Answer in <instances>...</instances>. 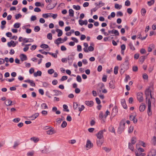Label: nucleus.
<instances>
[{
    "instance_id": "obj_1",
    "label": "nucleus",
    "mask_w": 156,
    "mask_h": 156,
    "mask_svg": "<svg viewBox=\"0 0 156 156\" xmlns=\"http://www.w3.org/2000/svg\"><path fill=\"white\" fill-rule=\"evenodd\" d=\"M129 57L127 56L125 58V61L120 66V73L121 75L123 74L125 71L129 68V63L128 62Z\"/></svg>"
},
{
    "instance_id": "obj_2",
    "label": "nucleus",
    "mask_w": 156,
    "mask_h": 156,
    "mask_svg": "<svg viewBox=\"0 0 156 156\" xmlns=\"http://www.w3.org/2000/svg\"><path fill=\"white\" fill-rule=\"evenodd\" d=\"M125 122L124 120L121 121L120 123L118 129V133L119 134H121L122 132L124 130V129Z\"/></svg>"
},
{
    "instance_id": "obj_3",
    "label": "nucleus",
    "mask_w": 156,
    "mask_h": 156,
    "mask_svg": "<svg viewBox=\"0 0 156 156\" xmlns=\"http://www.w3.org/2000/svg\"><path fill=\"white\" fill-rule=\"evenodd\" d=\"M106 131V130L105 129H104L102 130H101L96 135V136H97V138L98 139H103V132H105Z\"/></svg>"
},
{
    "instance_id": "obj_4",
    "label": "nucleus",
    "mask_w": 156,
    "mask_h": 156,
    "mask_svg": "<svg viewBox=\"0 0 156 156\" xmlns=\"http://www.w3.org/2000/svg\"><path fill=\"white\" fill-rule=\"evenodd\" d=\"M86 148L88 150L93 147V144L89 140H87L86 145Z\"/></svg>"
},
{
    "instance_id": "obj_5",
    "label": "nucleus",
    "mask_w": 156,
    "mask_h": 156,
    "mask_svg": "<svg viewBox=\"0 0 156 156\" xmlns=\"http://www.w3.org/2000/svg\"><path fill=\"white\" fill-rule=\"evenodd\" d=\"M74 55L72 54L70 55H69L67 58V60L68 61L69 65L70 66L73 63V60L74 59Z\"/></svg>"
},
{
    "instance_id": "obj_6",
    "label": "nucleus",
    "mask_w": 156,
    "mask_h": 156,
    "mask_svg": "<svg viewBox=\"0 0 156 156\" xmlns=\"http://www.w3.org/2000/svg\"><path fill=\"white\" fill-rule=\"evenodd\" d=\"M137 98L140 102H142L143 101V93L141 92H138L137 94Z\"/></svg>"
},
{
    "instance_id": "obj_7",
    "label": "nucleus",
    "mask_w": 156,
    "mask_h": 156,
    "mask_svg": "<svg viewBox=\"0 0 156 156\" xmlns=\"http://www.w3.org/2000/svg\"><path fill=\"white\" fill-rule=\"evenodd\" d=\"M151 93V90L148 88L145 91V94L146 95V99L147 100L148 97Z\"/></svg>"
},
{
    "instance_id": "obj_8",
    "label": "nucleus",
    "mask_w": 156,
    "mask_h": 156,
    "mask_svg": "<svg viewBox=\"0 0 156 156\" xmlns=\"http://www.w3.org/2000/svg\"><path fill=\"white\" fill-rule=\"evenodd\" d=\"M20 58L22 61H26L27 59V56L23 54H21L20 56Z\"/></svg>"
},
{
    "instance_id": "obj_9",
    "label": "nucleus",
    "mask_w": 156,
    "mask_h": 156,
    "mask_svg": "<svg viewBox=\"0 0 156 156\" xmlns=\"http://www.w3.org/2000/svg\"><path fill=\"white\" fill-rule=\"evenodd\" d=\"M24 82H26V83H30V85L31 86H33V87H35V84L34 83V81L33 80H30L29 79H27L26 80H25L24 81Z\"/></svg>"
},
{
    "instance_id": "obj_10",
    "label": "nucleus",
    "mask_w": 156,
    "mask_h": 156,
    "mask_svg": "<svg viewBox=\"0 0 156 156\" xmlns=\"http://www.w3.org/2000/svg\"><path fill=\"white\" fill-rule=\"evenodd\" d=\"M146 106L144 104L142 103L139 108V111L140 112H143L145 109Z\"/></svg>"
},
{
    "instance_id": "obj_11",
    "label": "nucleus",
    "mask_w": 156,
    "mask_h": 156,
    "mask_svg": "<svg viewBox=\"0 0 156 156\" xmlns=\"http://www.w3.org/2000/svg\"><path fill=\"white\" fill-rule=\"evenodd\" d=\"M98 139V140H97V144L98 147H101L103 143L104 140L103 139Z\"/></svg>"
},
{
    "instance_id": "obj_12",
    "label": "nucleus",
    "mask_w": 156,
    "mask_h": 156,
    "mask_svg": "<svg viewBox=\"0 0 156 156\" xmlns=\"http://www.w3.org/2000/svg\"><path fill=\"white\" fill-rule=\"evenodd\" d=\"M121 103L123 108L126 109L127 108V107L126 103L125 100V99H122L121 101Z\"/></svg>"
},
{
    "instance_id": "obj_13",
    "label": "nucleus",
    "mask_w": 156,
    "mask_h": 156,
    "mask_svg": "<svg viewBox=\"0 0 156 156\" xmlns=\"http://www.w3.org/2000/svg\"><path fill=\"white\" fill-rule=\"evenodd\" d=\"M85 104L88 106L91 107L93 105L94 102L92 101H85Z\"/></svg>"
},
{
    "instance_id": "obj_14",
    "label": "nucleus",
    "mask_w": 156,
    "mask_h": 156,
    "mask_svg": "<svg viewBox=\"0 0 156 156\" xmlns=\"http://www.w3.org/2000/svg\"><path fill=\"white\" fill-rule=\"evenodd\" d=\"M62 40V39L61 37H59L55 41L54 43L57 45H58L60 43H63V42L60 41Z\"/></svg>"
},
{
    "instance_id": "obj_15",
    "label": "nucleus",
    "mask_w": 156,
    "mask_h": 156,
    "mask_svg": "<svg viewBox=\"0 0 156 156\" xmlns=\"http://www.w3.org/2000/svg\"><path fill=\"white\" fill-rule=\"evenodd\" d=\"M149 154L151 156H155L156 155V150L154 149H152L149 153Z\"/></svg>"
},
{
    "instance_id": "obj_16",
    "label": "nucleus",
    "mask_w": 156,
    "mask_h": 156,
    "mask_svg": "<svg viewBox=\"0 0 156 156\" xmlns=\"http://www.w3.org/2000/svg\"><path fill=\"white\" fill-rule=\"evenodd\" d=\"M42 74V72L40 70L37 71L36 73H34V77H37V76H41Z\"/></svg>"
},
{
    "instance_id": "obj_17",
    "label": "nucleus",
    "mask_w": 156,
    "mask_h": 156,
    "mask_svg": "<svg viewBox=\"0 0 156 156\" xmlns=\"http://www.w3.org/2000/svg\"><path fill=\"white\" fill-rule=\"evenodd\" d=\"M56 31L58 33L57 36L58 37H59L61 36L62 34V30L58 29H57L56 30Z\"/></svg>"
},
{
    "instance_id": "obj_18",
    "label": "nucleus",
    "mask_w": 156,
    "mask_h": 156,
    "mask_svg": "<svg viewBox=\"0 0 156 156\" xmlns=\"http://www.w3.org/2000/svg\"><path fill=\"white\" fill-rule=\"evenodd\" d=\"M104 87L105 85L103 83L101 84L100 88L98 89L97 90L98 92L101 93V91L103 90V89L104 88Z\"/></svg>"
},
{
    "instance_id": "obj_19",
    "label": "nucleus",
    "mask_w": 156,
    "mask_h": 156,
    "mask_svg": "<svg viewBox=\"0 0 156 156\" xmlns=\"http://www.w3.org/2000/svg\"><path fill=\"white\" fill-rule=\"evenodd\" d=\"M146 57V56H140L139 59V61L140 62L141 64L143 63L145 59V58Z\"/></svg>"
},
{
    "instance_id": "obj_20",
    "label": "nucleus",
    "mask_w": 156,
    "mask_h": 156,
    "mask_svg": "<svg viewBox=\"0 0 156 156\" xmlns=\"http://www.w3.org/2000/svg\"><path fill=\"white\" fill-rule=\"evenodd\" d=\"M12 101L10 100H7L5 102V104L7 106H9L12 105Z\"/></svg>"
},
{
    "instance_id": "obj_21",
    "label": "nucleus",
    "mask_w": 156,
    "mask_h": 156,
    "mask_svg": "<svg viewBox=\"0 0 156 156\" xmlns=\"http://www.w3.org/2000/svg\"><path fill=\"white\" fill-rule=\"evenodd\" d=\"M109 87L112 89H113L115 88V86L113 81H111L109 82Z\"/></svg>"
},
{
    "instance_id": "obj_22",
    "label": "nucleus",
    "mask_w": 156,
    "mask_h": 156,
    "mask_svg": "<svg viewBox=\"0 0 156 156\" xmlns=\"http://www.w3.org/2000/svg\"><path fill=\"white\" fill-rule=\"evenodd\" d=\"M47 133L48 134L51 135L55 133V131L52 129H51L46 131Z\"/></svg>"
},
{
    "instance_id": "obj_23",
    "label": "nucleus",
    "mask_w": 156,
    "mask_h": 156,
    "mask_svg": "<svg viewBox=\"0 0 156 156\" xmlns=\"http://www.w3.org/2000/svg\"><path fill=\"white\" fill-rule=\"evenodd\" d=\"M147 113L148 115L149 116L152 115V112L151 110V106H147Z\"/></svg>"
},
{
    "instance_id": "obj_24",
    "label": "nucleus",
    "mask_w": 156,
    "mask_h": 156,
    "mask_svg": "<svg viewBox=\"0 0 156 156\" xmlns=\"http://www.w3.org/2000/svg\"><path fill=\"white\" fill-rule=\"evenodd\" d=\"M53 91L55 93V94L54 95L55 96H58L59 95H61L62 94V92L59 91L54 90H53Z\"/></svg>"
},
{
    "instance_id": "obj_25",
    "label": "nucleus",
    "mask_w": 156,
    "mask_h": 156,
    "mask_svg": "<svg viewBox=\"0 0 156 156\" xmlns=\"http://www.w3.org/2000/svg\"><path fill=\"white\" fill-rule=\"evenodd\" d=\"M30 140H31L33 141L35 143H36L38 142L39 140L38 138H36L35 137H31Z\"/></svg>"
},
{
    "instance_id": "obj_26",
    "label": "nucleus",
    "mask_w": 156,
    "mask_h": 156,
    "mask_svg": "<svg viewBox=\"0 0 156 156\" xmlns=\"http://www.w3.org/2000/svg\"><path fill=\"white\" fill-rule=\"evenodd\" d=\"M69 16L71 17H73L74 16V12L72 9H70L69 10Z\"/></svg>"
},
{
    "instance_id": "obj_27",
    "label": "nucleus",
    "mask_w": 156,
    "mask_h": 156,
    "mask_svg": "<svg viewBox=\"0 0 156 156\" xmlns=\"http://www.w3.org/2000/svg\"><path fill=\"white\" fill-rule=\"evenodd\" d=\"M39 115L38 113H36L30 117L32 118L33 120H34Z\"/></svg>"
},
{
    "instance_id": "obj_28",
    "label": "nucleus",
    "mask_w": 156,
    "mask_h": 156,
    "mask_svg": "<svg viewBox=\"0 0 156 156\" xmlns=\"http://www.w3.org/2000/svg\"><path fill=\"white\" fill-rule=\"evenodd\" d=\"M128 45L130 48V49L132 50H135V48L133 46L132 43L131 42H130L129 44Z\"/></svg>"
},
{
    "instance_id": "obj_29",
    "label": "nucleus",
    "mask_w": 156,
    "mask_h": 156,
    "mask_svg": "<svg viewBox=\"0 0 156 156\" xmlns=\"http://www.w3.org/2000/svg\"><path fill=\"white\" fill-rule=\"evenodd\" d=\"M41 107L42 109H48V106L45 103H42L41 105Z\"/></svg>"
},
{
    "instance_id": "obj_30",
    "label": "nucleus",
    "mask_w": 156,
    "mask_h": 156,
    "mask_svg": "<svg viewBox=\"0 0 156 156\" xmlns=\"http://www.w3.org/2000/svg\"><path fill=\"white\" fill-rule=\"evenodd\" d=\"M136 142V138L135 137H133L131 140V144H135Z\"/></svg>"
},
{
    "instance_id": "obj_31",
    "label": "nucleus",
    "mask_w": 156,
    "mask_h": 156,
    "mask_svg": "<svg viewBox=\"0 0 156 156\" xmlns=\"http://www.w3.org/2000/svg\"><path fill=\"white\" fill-rule=\"evenodd\" d=\"M63 110L64 111H66L67 112H69V109H68V106L66 105H63Z\"/></svg>"
},
{
    "instance_id": "obj_32",
    "label": "nucleus",
    "mask_w": 156,
    "mask_h": 156,
    "mask_svg": "<svg viewBox=\"0 0 156 156\" xmlns=\"http://www.w3.org/2000/svg\"><path fill=\"white\" fill-rule=\"evenodd\" d=\"M73 7L74 9L77 10H80L81 8L80 6L79 5H73Z\"/></svg>"
},
{
    "instance_id": "obj_33",
    "label": "nucleus",
    "mask_w": 156,
    "mask_h": 156,
    "mask_svg": "<svg viewBox=\"0 0 156 156\" xmlns=\"http://www.w3.org/2000/svg\"><path fill=\"white\" fill-rule=\"evenodd\" d=\"M40 47L42 48L46 49L48 48L49 46L47 44H42L41 45Z\"/></svg>"
},
{
    "instance_id": "obj_34",
    "label": "nucleus",
    "mask_w": 156,
    "mask_h": 156,
    "mask_svg": "<svg viewBox=\"0 0 156 156\" xmlns=\"http://www.w3.org/2000/svg\"><path fill=\"white\" fill-rule=\"evenodd\" d=\"M151 141L153 144H154V145H155L156 144V138L155 136H154L153 137Z\"/></svg>"
},
{
    "instance_id": "obj_35",
    "label": "nucleus",
    "mask_w": 156,
    "mask_h": 156,
    "mask_svg": "<svg viewBox=\"0 0 156 156\" xmlns=\"http://www.w3.org/2000/svg\"><path fill=\"white\" fill-rule=\"evenodd\" d=\"M129 148L132 151H133V144H131L130 143H129Z\"/></svg>"
},
{
    "instance_id": "obj_36",
    "label": "nucleus",
    "mask_w": 156,
    "mask_h": 156,
    "mask_svg": "<svg viewBox=\"0 0 156 156\" xmlns=\"http://www.w3.org/2000/svg\"><path fill=\"white\" fill-rule=\"evenodd\" d=\"M118 68H119L118 66H116L115 67L114 70V73L116 75L118 73Z\"/></svg>"
},
{
    "instance_id": "obj_37",
    "label": "nucleus",
    "mask_w": 156,
    "mask_h": 156,
    "mask_svg": "<svg viewBox=\"0 0 156 156\" xmlns=\"http://www.w3.org/2000/svg\"><path fill=\"white\" fill-rule=\"evenodd\" d=\"M67 125V123L66 122V121H64L61 124V127L63 128H64Z\"/></svg>"
},
{
    "instance_id": "obj_38",
    "label": "nucleus",
    "mask_w": 156,
    "mask_h": 156,
    "mask_svg": "<svg viewBox=\"0 0 156 156\" xmlns=\"http://www.w3.org/2000/svg\"><path fill=\"white\" fill-rule=\"evenodd\" d=\"M78 106V105L77 102H74L73 103V108L74 110H76L77 109V107Z\"/></svg>"
},
{
    "instance_id": "obj_39",
    "label": "nucleus",
    "mask_w": 156,
    "mask_h": 156,
    "mask_svg": "<svg viewBox=\"0 0 156 156\" xmlns=\"http://www.w3.org/2000/svg\"><path fill=\"white\" fill-rule=\"evenodd\" d=\"M154 2V0H151L150 1L147 2L148 5L150 6L153 4Z\"/></svg>"
},
{
    "instance_id": "obj_40",
    "label": "nucleus",
    "mask_w": 156,
    "mask_h": 156,
    "mask_svg": "<svg viewBox=\"0 0 156 156\" xmlns=\"http://www.w3.org/2000/svg\"><path fill=\"white\" fill-rule=\"evenodd\" d=\"M109 131L112 133H115V129L112 126H111L109 128Z\"/></svg>"
},
{
    "instance_id": "obj_41",
    "label": "nucleus",
    "mask_w": 156,
    "mask_h": 156,
    "mask_svg": "<svg viewBox=\"0 0 156 156\" xmlns=\"http://www.w3.org/2000/svg\"><path fill=\"white\" fill-rule=\"evenodd\" d=\"M34 151H32L30 152H28L27 154V155L28 156H32L34 155Z\"/></svg>"
},
{
    "instance_id": "obj_42",
    "label": "nucleus",
    "mask_w": 156,
    "mask_h": 156,
    "mask_svg": "<svg viewBox=\"0 0 156 156\" xmlns=\"http://www.w3.org/2000/svg\"><path fill=\"white\" fill-rule=\"evenodd\" d=\"M136 155V156H144L145 155V154L144 153H138L137 152H135Z\"/></svg>"
},
{
    "instance_id": "obj_43",
    "label": "nucleus",
    "mask_w": 156,
    "mask_h": 156,
    "mask_svg": "<svg viewBox=\"0 0 156 156\" xmlns=\"http://www.w3.org/2000/svg\"><path fill=\"white\" fill-rule=\"evenodd\" d=\"M20 26V23H15L14 25V27L15 28H19Z\"/></svg>"
},
{
    "instance_id": "obj_44",
    "label": "nucleus",
    "mask_w": 156,
    "mask_h": 156,
    "mask_svg": "<svg viewBox=\"0 0 156 156\" xmlns=\"http://www.w3.org/2000/svg\"><path fill=\"white\" fill-rule=\"evenodd\" d=\"M141 12L142 16H144L146 12L145 9L144 8H142L141 10Z\"/></svg>"
},
{
    "instance_id": "obj_45",
    "label": "nucleus",
    "mask_w": 156,
    "mask_h": 156,
    "mask_svg": "<svg viewBox=\"0 0 156 156\" xmlns=\"http://www.w3.org/2000/svg\"><path fill=\"white\" fill-rule=\"evenodd\" d=\"M115 7L116 9H120L122 7V5H119L118 4H115Z\"/></svg>"
},
{
    "instance_id": "obj_46",
    "label": "nucleus",
    "mask_w": 156,
    "mask_h": 156,
    "mask_svg": "<svg viewBox=\"0 0 156 156\" xmlns=\"http://www.w3.org/2000/svg\"><path fill=\"white\" fill-rule=\"evenodd\" d=\"M47 38L50 40H51L52 39V34L50 33H48L47 35Z\"/></svg>"
},
{
    "instance_id": "obj_47",
    "label": "nucleus",
    "mask_w": 156,
    "mask_h": 156,
    "mask_svg": "<svg viewBox=\"0 0 156 156\" xmlns=\"http://www.w3.org/2000/svg\"><path fill=\"white\" fill-rule=\"evenodd\" d=\"M76 80L77 81L79 82H81L82 81L81 78L80 76L79 75H77L76 77Z\"/></svg>"
},
{
    "instance_id": "obj_48",
    "label": "nucleus",
    "mask_w": 156,
    "mask_h": 156,
    "mask_svg": "<svg viewBox=\"0 0 156 156\" xmlns=\"http://www.w3.org/2000/svg\"><path fill=\"white\" fill-rule=\"evenodd\" d=\"M54 71L53 69H51L48 71V73L50 74H51L54 73Z\"/></svg>"
},
{
    "instance_id": "obj_49",
    "label": "nucleus",
    "mask_w": 156,
    "mask_h": 156,
    "mask_svg": "<svg viewBox=\"0 0 156 156\" xmlns=\"http://www.w3.org/2000/svg\"><path fill=\"white\" fill-rule=\"evenodd\" d=\"M40 27L38 26H36L34 28V30L36 32H37L40 30Z\"/></svg>"
},
{
    "instance_id": "obj_50",
    "label": "nucleus",
    "mask_w": 156,
    "mask_h": 156,
    "mask_svg": "<svg viewBox=\"0 0 156 156\" xmlns=\"http://www.w3.org/2000/svg\"><path fill=\"white\" fill-rule=\"evenodd\" d=\"M123 14L122 13L121 11L118 12L116 13V16H123Z\"/></svg>"
},
{
    "instance_id": "obj_51",
    "label": "nucleus",
    "mask_w": 156,
    "mask_h": 156,
    "mask_svg": "<svg viewBox=\"0 0 156 156\" xmlns=\"http://www.w3.org/2000/svg\"><path fill=\"white\" fill-rule=\"evenodd\" d=\"M107 76L106 75H103L102 78V80L104 82H105L107 81Z\"/></svg>"
},
{
    "instance_id": "obj_52",
    "label": "nucleus",
    "mask_w": 156,
    "mask_h": 156,
    "mask_svg": "<svg viewBox=\"0 0 156 156\" xmlns=\"http://www.w3.org/2000/svg\"><path fill=\"white\" fill-rule=\"evenodd\" d=\"M133 126H130L129 130H128V133H131L133 132Z\"/></svg>"
},
{
    "instance_id": "obj_53",
    "label": "nucleus",
    "mask_w": 156,
    "mask_h": 156,
    "mask_svg": "<svg viewBox=\"0 0 156 156\" xmlns=\"http://www.w3.org/2000/svg\"><path fill=\"white\" fill-rule=\"evenodd\" d=\"M67 78L68 77L67 76H64L62 77L60 80L62 81H63L66 80L67 79Z\"/></svg>"
},
{
    "instance_id": "obj_54",
    "label": "nucleus",
    "mask_w": 156,
    "mask_h": 156,
    "mask_svg": "<svg viewBox=\"0 0 156 156\" xmlns=\"http://www.w3.org/2000/svg\"><path fill=\"white\" fill-rule=\"evenodd\" d=\"M84 108H85V107L84 106V105H82L81 106V107H79L78 108L79 111L81 112L82 111H83L84 109Z\"/></svg>"
},
{
    "instance_id": "obj_55",
    "label": "nucleus",
    "mask_w": 156,
    "mask_h": 156,
    "mask_svg": "<svg viewBox=\"0 0 156 156\" xmlns=\"http://www.w3.org/2000/svg\"><path fill=\"white\" fill-rule=\"evenodd\" d=\"M22 15L20 13L18 14L15 15V19H18L19 18L21 17Z\"/></svg>"
},
{
    "instance_id": "obj_56",
    "label": "nucleus",
    "mask_w": 156,
    "mask_h": 156,
    "mask_svg": "<svg viewBox=\"0 0 156 156\" xmlns=\"http://www.w3.org/2000/svg\"><path fill=\"white\" fill-rule=\"evenodd\" d=\"M49 85V84L46 82L43 83V87H47Z\"/></svg>"
},
{
    "instance_id": "obj_57",
    "label": "nucleus",
    "mask_w": 156,
    "mask_h": 156,
    "mask_svg": "<svg viewBox=\"0 0 156 156\" xmlns=\"http://www.w3.org/2000/svg\"><path fill=\"white\" fill-rule=\"evenodd\" d=\"M88 49L89 51H94V48L90 45L88 47Z\"/></svg>"
},
{
    "instance_id": "obj_58",
    "label": "nucleus",
    "mask_w": 156,
    "mask_h": 156,
    "mask_svg": "<svg viewBox=\"0 0 156 156\" xmlns=\"http://www.w3.org/2000/svg\"><path fill=\"white\" fill-rule=\"evenodd\" d=\"M132 69L133 72H136L138 70V67L136 66H134L133 67Z\"/></svg>"
},
{
    "instance_id": "obj_59",
    "label": "nucleus",
    "mask_w": 156,
    "mask_h": 156,
    "mask_svg": "<svg viewBox=\"0 0 156 156\" xmlns=\"http://www.w3.org/2000/svg\"><path fill=\"white\" fill-rule=\"evenodd\" d=\"M140 52L141 54H144L145 53L146 51L144 49L142 48L140 50Z\"/></svg>"
},
{
    "instance_id": "obj_60",
    "label": "nucleus",
    "mask_w": 156,
    "mask_h": 156,
    "mask_svg": "<svg viewBox=\"0 0 156 156\" xmlns=\"http://www.w3.org/2000/svg\"><path fill=\"white\" fill-rule=\"evenodd\" d=\"M42 114L44 116H45L47 115L48 114V112L46 111L45 110H43L41 112Z\"/></svg>"
},
{
    "instance_id": "obj_61",
    "label": "nucleus",
    "mask_w": 156,
    "mask_h": 156,
    "mask_svg": "<svg viewBox=\"0 0 156 156\" xmlns=\"http://www.w3.org/2000/svg\"><path fill=\"white\" fill-rule=\"evenodd\" d=\"M130 5V2L129 0H126L125 2V5L126 6H129Z\"/></svg>"
},
{
    "instance_id": "obj_62",
    "label": "nucleus",
    "mask_w": 156,
    "mask_h": 156,
    "mask_svg": "<svg viewBox=\"0 0 156 156\" xmlns=\"http://www.w3.org/2000/svg\"><path fill=\"white\" fill-rule=\"evenodd\" d=\"M130 78L129 75H127L126 76L125 79V81L126 82H127L128 81V80H130Z\"/></svg>"
},
{
    "instance_id": "obj_63",
    "label": "nucleus",
    "mask_w": 156,
    "mask_h": 156,
    "mask_svg": "<svg viewBox=\"0 0 156 156\" xmlns=\"http://www.w3.org/2000/svg\"><path fill=\"white\" fill-rule=\"evenodd\" d=\"M34 11L35 12H39L41 11V9L38 7H36L34 9Z\"/></svg>"
},
{
    "instance_id": "obj_64",
    "label": "nucleus",
    "mask_w": 156,
    "mask_h": 156,
    "mask_svg": "<svg viewBox=\"0 0 156 156\" xmlns=\"http://www.w3.org/2000/svg\"><path fill=\"white\" fill-rule=\"evenodd\" d=\"M77 50L78 51H82L81 46L80 45H78L77 46Z\"/></svg>"
}]
</instances>
